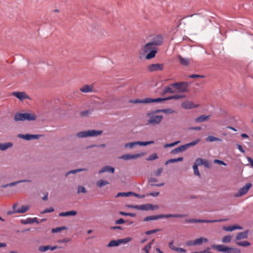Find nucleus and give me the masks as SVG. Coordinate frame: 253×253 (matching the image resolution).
<instances>
[{
    "mask_svg": "<svg viewBox=\"0 0 253 253\" xmlns=\"http://www.w3.org/2000/svg\"><path fill=\"white\" fill-rule=\"evenodd\" d=\"M192 253H212L211 252H210V248H207L206 249L204 250L203 251L201 252H195Z\"/></svg>",
    "mask_w": 253,
    "mask_h": 253,
    "instance_id": "nucleus-60",
    "label": "nucleus"
},
{
    "mask_svg": "<svg viewBox=\"0 0 253 253\" xmlns=\"http://www.w3.org/2000/svg\"><path fill=\"white\" fill-rule=\"evenodd\" d=\"M184 97V95H182L181 94H175V95L169 96L167 98H157V99H160L161 100H160L158 102H161L165 100H170V99H178L179 98H183Z\"/></svg>",
    "mask_w": 253,
    "mask_h": 253,
    "instance_id": "nucleus-18",
    "label": "nucleus"
},
{
    "mask_svg": "<svg viewBox=\"0 0 253 253\" xmlns=\"http://www.w3.org/2000/svg\"><path fill=\"white\" fill-rule=\"evenodd\" d=\"M175 251L179 252V253H185L186 252V250L181 248H176L175 249Z\"/></svg>",
    "mask_w": 253,
    "mask_h": 253,
    "instance_id": "nucleus-62",
    "label": "nucleus"
},
{
    "mask_svg": "<svg viewBox=\"0 0 253 253\" xmlns=\"http://www.w3.org/2000/svg\"><path fill=\"white\" fill-rule=\"evenodd\" d=\"M158 158V156H157V154L154 153L153 154L149 156L148 158H147V161H153L154 160H156Z\"/></svg>",
    "mask_w": 253,
    "mask_h": 253,
    "instance_id": "nucleus-50",
    "label": "nucleus"
},
{
    "mask_svg": "<svg viewBox=\"0 0 253 253\" xmlns=\"http://www.w3.org/2000/svg\"><path fill=\"white\" fill-rule=\"evenodd\" d=\"M87 191L84 187L83 186H79L78 187V193H86Z\"/></svg>",
    "mask_w": 253,
    "mask_h": 253,
    "instance_id": "nucleus-48",
    "label": "nucleus"
},
{
    "mask_svg": "<svg viewBox=\"0 0 253 253\" xmlns=\"http://www.w3.org/2000/svg\"><path fill=\"white\" fill-rule=\"evenodd\" d=\"M206 140L209 142L221 141V139L220 138L211 135L209 136L207 138Z\"/></svg>",
    "mask_w": 253,
    "mask_h": 253,
    "instance_id": "nucleus-35",
    "label": "nucleus"
},
{
    "mask_svg": "<svg viewBox=\"0 0 253 253\" xmlns=\"http://www.w3.org/2000/svg\"><path fill=\"white\" fill-rule=\"evenodd\" d=\"M149 42L154 47H157V46L161 45L163 43V37L161 35H157L153 38Z\"/></svg>",
    "mask_w": 253,
    "mask_h": 253,
    "instance_id": "nucleus-11",
    "label": "nucleus"
},
{
    "mask_svg": "<svg viewBox=\"0 0 253 253\" xmlns=\"http://www.w3.org/2000/svg\"><path fill=\"white\" fill-rule=\"evenodd\" d=\"M17 136L19 138H22V139H24L26 140L38 139L39 138V136L38 135H34V134H18Z\"/></svg>",
    "mask_w": 253,
    "mask_h": 253,
    "instance_id": "nucleus-16",
    "label": "nucleus"
},
{
    "mask_svg": "<svg viewBox=\"0 0 253 253\" xmlns=\"http://www.w3.org/2000/svg\"><path fill=\"white\" fill-rule=\"evenodd\" d=\"M156 112H163L167 114H172L174 113V111L171 109H162V110H158L156 111Z\"/></svg>",
    "mask_w": 253,
    "mask_h": 253,
    "instance_id": "nucleus-43",
    "label": "nucleus"
},
{
    "mask_svg": "<svg viewBox=\"0 0 253 253\" xmlns=\"http://www.w3.org/2000/svg\"><path fill=\"white\" fill-rule=\"evenodd\" d=\"M213 162L215 164H219V165H223V166H226V163H225L223 161L215 159V160H214Z\"/></svg>",
    "mask_w": 253,
    "mask_h": 253,
    "instance_id": "nucleus-57",
    "label": "nucleus"
},
{
    "mask_svg": "<svg viewBox=\"0 0 253 253\" xmlns=\"http://www.w3.org/2000/svg\"><path fill=\"white\" fill-rule=\"evenodd\" d=\"M174 90L169 86L166 87L165 88L164 92H169V93H174Z\"/></svg>",
    "mask_w": 253,
    "mask_h": 253,
    "instance_id": "nucleus-56",
    "label": "nucleus"
},
{
    "mask_svg": "<svg viewBox=\"0 0 253 253\" xmlns=\"http://www.w3.org/2000/svg\"><path fill=\"white\" fill-rule=\"evenodd\" d=\"M159 219V215H151V216H146L144 218V221H148L149 220H156Z\"/></svg>",
    "mask_w": 253,
    "mask_h": 253,
    "instance_id": "nucleus-38",
    "label": "nucleus"
},
{
    "mask_svg": "<svg viewBox=\"0 0 253 253\" xmlns=\"http://www.w3.org/2000/svg\"><path fill=\"white\" fill-rule=\"evenodd\" d=\"M86 170H87L86 169H75V170H72L69 171L66 173V176L68 175L69 174H75L78 172L86 171Z\"/></svg>",
    "mask_w": 253,
    "mask_h": 253,
    "instance_id": "nucleus-34",
    "label": "nucleus"
},
{
    "mask_svg": "<svg viewBox=\"0 0 253 253\" xmlns=\"http://www.w3.org/2000/svg\"><path fill=\"white\" fill-rule=\"evenodd\" d=\"M186 244L187 246H195V240H189L186 242Z\"/></svg>",
    "mask_w": 253,
    "mask_h": 253,
    "instance_id": "nucleus-59",
    "label": "nucleus"
},
{
    "mask_svg": "<svg viewBox=\"0 0 253 253\" xmlns=\"http://www.w3.org/2000/svg\"><path fill=\"white\" fill-rule=\"evenodd\" d=\"M211 248L218 252L226 253H240V249L235 248L228 247L223 245H212Z\"/></svg>",
    "mask_w": 253,
    "mask_h": 253,
    "instance_id": "nucleus-2",
    "label": "nucleus"
},
{
    "mask_svg": "<svg viewBox=\"0 0 253 253\" xmlns=\"http://www.w3.org/2000/svg\"><path fill=\"white\" fill-rule=\"evenodd\" d=\"M133 208L137 210L148 211L158 209L159 207L157 205L153 206L151 204H147L141 205H136L133 206Z\"/></svg>",
    "mask_w": 253,
    "mask_h": 253,
    "instance_id": "nucleus-9",
    "label": "nucleus"
},
{
    "mask_svg": "<svg viewBox=\"0 0 253 253\" xmlns=\"http://www.w3.org/2000/svg\"><path fill=\"white\" fill-rule=\"evenodd\" d=\"M147 116L149 117L148 124L152 125H159L163 118L162 115H153L151 113H147Z\"/></svg>",
    "mask_w": 253,
    "mask_h": 253,
    "instance_id": "nucleus-4",
    "label": "nucleus"
},
{
    "mask_svg": "<svg viewBox=\"0 0 253 253\" xmlns=\"http://www.w3.org/2000/svg\"><path fill=\"white\" fill-rule=\"evenodd\" d=\"M208 239L204 237H200L195 240V243L196 245H201L203 243H207Z\"/></svg>",
    "mask_w": 253,
    "mask_h": 253,
    "instance_id": "nucleus-31",
    "label": "nucleus"
},
{
    "mask_svg": "<svg viewBox=\"0 0 253 253\" xmlns=\"http://www.w3.org/2000/svg\"><path fill=\"white\" fill-rule=\"evenodd\" d=\"M131 240H132L131 238L126 237L124 239H119V243H120V244H122V243H128L129 242H130Z\"/></svg>",
    "mask_w": 253,
    "mask_h": 253,
    "instance_id": "nucleus-45",
    "label": "nucleus"
},
{
    "mask_svg": "<svg viewBox=\"0 0 253 253\" xmlns=\"http://www.w3.org/2000/svg\"><path fill=\"white\" fill-rule=\"evenodd\" d=\"M114 171V168L110 166H105L99 171V173L100 174L107 171L113 173Z\"/></svg>",
    "mask_w": 253,
    "mask_h": 253,
    "instance_id": "nucleus-25",
    "label": "nucleus"
},
{
    "mask_svg": "<svg viewBox=\"0 0 253 253\" xmlns=\"http://www.w3.org/2000/svg\"><path fill=\"white\" fill-rule=\"evenodd\" d=\"M200 141V139H197L196 140L193 141L189 143H187L185 144L186 148L187 149L190 146H193L196 145Z\"/></svg>",
    "mask_w": 253,
    "mask_h": 253,
    "instance_id": "nucleus-47",
    "label": "nucleus"
},
{
    "mask_svg": "<svg viewBox=\"0 0 253 253\" xmlns=\"http://www.w3.org/2000/svg\"><path fill=\"white\" fill-rule=\"evenodd\" d=\"M163 168H159L154 173H155V174L157 176H160L162 172H163Z\"/></svg>",
    "mask_w": 253,
    "mask_h": 253,
    "instance_id": "nucleus-58",
    "label": "nucleus"
},
{
    "mask_svg": "<svg viewBox=\"0 0 253 253\" xmlns=\"http://www.w3.org/2000/svg\"><path fill=\"white\" fill-rule=\"evenodd\" d=\"M226 219H217V220H206V219H187L185 220L186 223H215L218 222H222L226 221Z\"/></svg>",
    "mask_w": 253,
    "mask_h": 253,
    "instance_id": "nucleus-8",
    "label": "nucleus"
},
{
    "mask_svg": "<svg viewBox=\"0 0 253 253\" xmlns=\"http://www.w3.org/2000/svg\"><path fill=\"white\" fill-rule=\"evenodd\" d=\"M191 78H204L205 77L204 75H200L197 74H192L189 76Z\"/></svg>",
    "mask_w": 253,
    "mask_h": 253,
    "instance_id": "nucleus-55",
    "label": "nucleus"
},
{
    "mask_svg": "<svg viewBox=\"0 0 253 253\" xmlns=\"http://www.w3.org/2000/svg\"><path fill=\"white\" fill-rule=\"evenodd\" d=\"M37 119V116L34 113H25L24 121H35Z\"/></svg>",
    "mask_w": 253,
    "mask_h": 253,
    "instance_id": "nucleus-19",
    "label": "nucleus"
},
{
    "mask_svg": "<svg viewBox=\"0 0 253 253\" xmlns=\"http://www.w3.org/2000/svg\"><path fill=\"white\" fill-rule=\"evenodd\" d=\"M160 99H153L151 98H146L143 99H136L134 100H130L129 101L130 103L136 104V103H151L154 102H158Z\"/></svg>",
    "mask_w": 253,
    "mask_h": 253,
    "instance_id": "nucleus-7",
    "label": "nucleus"
},
{
    "mask_svg": "<svg viewBox=\"0 0 253 253\" xmlns=\"http://www.w3.org/2000/svg\"><path fill=\"white\" fill-rule=\"evenodd\" d=\"M18 204L17 203H15L12 207L13 211L12 213H25L30 208V205H22L19 208H17Z\"/></svg>",
    "mask_w": 253,
    "mask_h": 253,
    "instance_id": "nucleus-6",
    "label": "nucleus"
},
{
    "mask_svg": "<svg viewBox=\"0 0 253 253\" xmlns=\"http://www.w3.org/2000/svg\"><path fill=\"white\" fill-rule=\"evenodd\" d=\"M198 166H197L196 165H194L193 166V169L194 170V174L196 175L200 176V173L199 172Z\"/></svg>",
    "mask_w": 253,
    "mask_h": 253,
    "instance_id": "nucleus-53",
    "label": "nucleus"
},
{
    "mask_svg": "<svg viewBox=\"0 0 253 253\" xmlns=\"http://www.w3.org/2000/svg\"><path fill=\"white\" fill-rule=\"evenodd\" d=\"M145 154V153H137L134 155L125 154L120 156L119 158L124 160H128L130 159H136L139 157H142Z\"/></svg>",
    "mask_w": 253,
    "mask_h": 253,
    "instance_id": "nucleus-13",
    "label": "nucleus"
},
{
    "mask_svg": "<svg viewBox=\"0 0 253 253\" xmlns=\"http://www.w3.org/2000/svg\"><path fill=\"white\" fill-rule=\"evenodd\" d=\"M187 149L185 145H181L170 151L171 154H175L180 152H184Z\"/></svg>",
    "mask_w": 253,
    "mask_h": 253,
    "instance_id": "nucleus-24",
    "label": "nucleus"
},
{
    "mask_svg": "<svg viewBox=\"0 0 253 253\" xmlns=\"http://www.w3.org/2000/svg\"><path fill=\"white\" fill-rule=\"evenodd\" d=\"M175 162H176V159H169V160L167 161L165 163V165H167L170 163H175Z\"/></svg>",
    "mask_w": 253,
    "mask_h": 253,
    "instance_id": "nucleus-63",
    "label": "nucleus"
},
{
    "mask_svg": "<svg viewBox=\"0 0 253 253\" xmlns=\"http://www.w3.org/2000/svg\"><path fill=\"white\" fill-rule=\"evenodd\" d=\"M210 116H206V115H202L200 117L195 119V122H203L206 121L209 119Z\"/></svg>",
    "mask_w": 253,
    "mask_h": 253,
    "instance_id": "nucleus-32",
    "label": "nucleus"
},
{
    "mask_svg": "<svg viewBox=\"0 0 253 253\" xmlns=\"http://www.w3.org/2000/svg\"><path fill=\"white\" fill-rule=\"evenodd\" d=\"M147 68L150 72L162 71L164 69V64L160 63L152 64L148 65Z\"/></svg>",
    "mask_w": 253,
    "mask_h": 253,
    "instance_id": "nucleus-12",
    "label": "nucleus"
},
{
    "mask_svg": "<svg viewBox=\"0 0 253 253\" xmlns=\"http://www.w3.org/2000/svg\"><path fill=\"white\" fill-rule=\"evenodd\" d=\"M157 179L154 177H151L149 179V182L151 183V186H162L164 185V183L158 184H154V183L157 182Z\"/></svg>",
    "mask_w": 253,
    "mask_h": 253,
    "instance_id": "nucleus-33",
    "label": "nucleus"
},
{
    "mask_svg": "<svg viewBox=\"0 0 253 253\" xmlns=\"http://www.w3.org/2000/svg\"><path fill=\"white\" fill-rule=\"evenodd\" d=\"M232 236L230 235L225 236L222 238V242L223 243H227L231 242Z\"/></svg>",
    "mask_w": 253,
    "mask_h": 253,
    "instance_id": "nucleus-41",
    "label": "nucleus"
},
{
    "mask_svg": "<svg viewBox=\"0 0 253 253\" xmlns=\"http://www.w3.org/2000/svg\"><path fill=\"white\" fill-rule=\"evenodd\" d=\"M13 144L11 142H7L5 143H0V150L5 151L7 149L12 147Z\"/></svg>",
    "mask_w": 253,
    "mask_h": 253,
    "instance_id": "nucleus-26",
    "label": "nucleus"
},
{
    "mask_svg": "<svg viewBox=\"0 0 253 253\" xmlns=\"http://www.w3.org/2000/svg\"><path fill=\"white\" fill-rule=\"evenodd\" d=\"M236 244L242 247H249L251 245V243L246 241H242V242H238Z\"/></svg>",
    "mask_w": 253,
    "mask_h": 253,
    "instance_id": "nucleus-42",
    "label": "nucleus"
},
{
    "mask_svg": "<svg viewBox=\"0 0 253 253\" xmlns=\"http://www.w3.org/2000/svg\"><path fill=\"white\" fill-rule=\"evenodd\" d=\"M54 209L53 208H50L49 209H46L44 211L41 212L42 213H45L47 212H50L54 211Z\"/></svg>",
    "mask_w": 253,
    "mask_h": 253,
    "instance_id": "nucleus-61",
    "label": "nucleus"
},
{
    "mask_svg": "<svg viewBox=\"0 0 253 253\" xmlns=\"http://www.w3.org/2000/svg\"><path fill=\"white\" fill-rule=\"evenodd\" d=\"M248 234H249L248 230H246L244 232H240L237 234L235 240L237 241V240H240L242 239H246L248 237Z\"/></svg>",
    "mask_w": 253,
    "mask_h": 253,
    "instance_id": "nucleus-20",
    "label": "nucleus"
},
{
    "mask_svg": "<svg viewBox=\"0 0 253 253\" xmlns=\"http://www.w3.org/2000/svg\"><path fill=\"white\" fill-rule=\"evenodd\" d=\"M102 133V130H88L79 132L77 135L79 138H84L88 136H96L101 135Z\"/></svg>",
    "mask_w": 253,
    "mask_h": 253,
    "instance_id": "nucleus-3",
    "label": "nucleus"
},
{
    "mask_svg": "<svg viewBox=\"0 0 253 253\" xmlns=\"http://www.w3.org/2000/svg\"><path fill=\"white\" fill-rule=\"evenodd\" d=\"M77 212L75 211H68L66 212H60L59 214L60 216H75L77 214Z\"/></svg>",
    "mask_w": 253,
    "mask_h": 253,
    "instance_id": "nucleus-28",
    "label": "nucleus"
},
{
    "mask_svg": "<svg viewBox=\"0 0 253 253\" xmlns=\"http://www.w3.org/2000/svg\"><path fill=\"white\" fill-rule=\"evenodd\" d=\"M109 183L106 180L101 179L96 182V185L98 187H102L108 184Z\"/></svg>",
    "mask_w": 253,
    "mask_h": 253,
    "instance_id": "nucleus-37",
    "label": "nucleus"
},
{
    "mask_svg": "<svg viewBox=\"0 0 253 253\" xmlns=\"http://www.w3.org/2000/svg\"><path fill=\"white\" fill-rule=\"evenodd\" d=\"M182 107L184 109H192L197 107L192 102H184L182 104Z\"/></svg>",
    "mask_w": 253,
    "mask_h": 253,
    "instance_id": "nucleus-29",
    "label": "nucleus"
},
{
    "mask_svg": "<svg viewBox=\"0 0 253 253\" xmlns=\"http://www.w3.org/2000/svg\"><path fill=\"white\" fill-rule=\"evenodd\" d=\"M159 219L163 218H169V217H178L181 218L186 216L185 214H159Z\"/></svg>",
    "mask_w": 253,
    "mask_h": 253,
    "instance_id": "nucleus-17",
    "label": "nucleus"
},
{
    "mask_svg": "<svg viewBox=\"0 0 253 253\" xmlns=\"http://www.w3.org/2000/svg\"><path fill=\"white\" fill-rule=\"evenodd\" d=\"M171 85L175 88L179 90L180 92H183L187 90L188 84L186 82H182L173 84Z\"/></svg>",
    "mask_w": 253,
    "mask_h": 253,
    "instance_id": "nucleus-14",
    "label": "nucleus"
},
{
    "mask_svg": "<svg viewBox=\"0 0 253 253\" xmlns=\"http://www.w3.org/2000/svg\"><path fill=\"white\" fill-rule=\"evenodd\" d=\"M154 143V141H135L132 142L126 143L125 144V147L126 148H132L135 147L137 145L139 146H146L149 144H152Z\"/></svg>",
    "mask_w": 253,
    "mask_h": 253,
    "instance_id": "nucleus-5",
    "label": "nucleus"
},
{
    "mask_svg": "<svg viewBox=\"0 0 253 253\" xmlns=\"http://www.w3.org/2000/svg\"><path fill=\"white\" fill-rule=\"evenodd\" d=\"M178 59L180 64L183 66H188L190 63V60L188 58H183L181 56L179 55Z\"/></svg>",
    "mask_w": 253,
    "mask_h": 253,
    "instance_id": "nucleus-30",
    "label": "nucleus"
},
{
    "mask_svg": "<svg viewBox=\"0 0 253 253\" xmlns=\"http://www.w3.org/2000/svg\"><path fill=\"white\" fill-rule=\"evenodd\" d=\"M50 246H40L39 248V250L41 252H44L47 251L48 250H49Z\"/></svg>",
    "mask_w": 253,
    "mask_h": 253,
    "instance_id": "nucleus-52",
    "label": "nucleus"
},
{
    "mask_svg": "<svg viewBox=\"0 0 253 253\" xmlns=\"http://www.w3.org/2000/svg\"><path fill=\"white\" fill-rule=\"evenodd\" d=\"M252 186V184L250 183H247L245 186H244L243 187L241 188L239 190L238 192L236 193L235 194V197H238L242 196L245 194L248 190L251 188Z\"/></svg>",
    "mask_w": 253,
    "mask_h": 253,
    "instance_id": "nucleus-10",
    "label": "nucleus"
},
{
    "mask_svg": "<svg viewBox=\"0 0 253 253\" xmlns=\"http://www.w3.org/2000/svg\"><path fill=\"white\" fill-rule=\"evenodd\" d=\"M223 230L226 231H232L235 230L239 229L241 230L243 229L242 227L234 225L233 226H223L222 228Z\"/></svg>",
    "mask_w": 253,
    "mask_h": 253,
    "instance_id": "nucleus-22",
    "label": "nucleus"
},
{
    "mask_svg": "<svg viewBox=\"0 0 253 253\" xmlns=\"http://www.w3.org/2000/svg\"><path fill=\"white\" fill-rule=\"evenodd\" d=\"M157 52V48L148 42L142 47L140 53L145 54L148 53L146 55V59L149 60L154 58Z\"/></svg>",
    "mask_w": 253,
    "mask_h": 253,
    "instance_id": "nucleus-1",
    "label": "nucleus"
},
{
    "mask_svg": "<svg viewBox=\"0 0 253 253\" xmlns=\"http://www.w3.org/2000/svg\"><path fill=\"white\" fill-rule=\"evenodd\" d=\"M119 240H112L107 245L108 247H115L118 246L120 245V243H119Z\"/></svg>",
    "mask_w": 253,
    "mask_h": 253,
    "instance_id": "nucleus-40",
    "label": "nucleus"
},
{
    "mask_svg": "<svg viewBox=\"0 0 253 253\" xmlns=\"http://www.w3.org/2000/svg\"><path fill=\"white\" fill-rule=\"evenodd\" d=\"M22 224H32L34 222H36L39 223V221L37 220L36 217L34 218H27L26 219H22L20 221Z\"/></svg>",
    "mask_w": 253,
    "mask_h": 253,
    "instance_id": "nucleus-21",
    "label": "nucleus"
},
{
    "mask_svg": "<svg viewBox=\"0 0 253 253\" xmlns=\"http://www.w3.org/2000/svg\"><path fill=\"white\" fill-rule=\"evenodd\" d=\"M125 222V220L123 219V218H120L118 220H117L116 221H115V223L116 224H123Z\"/></svg>",
    "mask_w": 253,
    "mask_h": 253,
    "instance_id": "nucleus-64",
    "label": "nucleus"
},
{
    "mask_svg": "<svg viewBox=\"0 0 253 253\" xmlns=\"http://www.w3.org/2000/svg\"><path fill=\"white\" fill-rule=\"evenodd\" d=\"M14 120L15 122L24 121V113H16L14 117Z\"/></svg>",
    "mask_w": 253,
    "mask_h": 253,
    "instance_id": "nucleus-27",
    "label": "nucleus"
},
{
    "mask_svg": "<svg viewBox=\"0 0 253 253\" xmlns=\"http://www.w3.org/2000/svg\"><path fill=\"white\" fill-rule=\"evenodd\" d=\"M66 228L65 226L60 227H57L55 228L52 229L51 232L52 233H57L61 231L62 230H63L64 229H66Z\"/></svg>",
    "mask_w": 253,
    "mask_h": 253,
    "instance_id": "nucleus-46",
    "label": "nucleus"
},
{
    "mask_svg": "<svg viewBox=\"0 0 253 253\" xmlns=\"http://www.w3.org/2000/svg\"><path fill=\"white\" fill-rule=\"evenodd\" d=\"M132 195V192H120L118 193L116 196L117 197H128Z\"/></svg>",
    "mask_w": 253,
    "mask_h": 253,
    "instance_id": "nucleus-39",
    "label": "nucleus"
},
{
    "mask_svg": "<svg viewBox=\"0 0 253 253\" xmlns=\"http://www.w3.org/2000/svg\"><path fill=\"white\" fill-rule=\"evenodd\" d=\"M160 231V229H153V230L147 231L145 232V234L146 235H150V234H151L155 233H156V232H157L158 231Z\"/></svg>",
    "mask_w": 253,
    "mask_h": 253,
    "instance_id": "nucleus-54",
    "label": "nucleus"
},
{
    "mask_svg": "<svg viewBox=\"0 0 253 253\" xmlns=\"http://www.w3.org/2000/svg\"><path fill=\"white\" fill-rule=\"evenodd\" d=\"M179 143H180V141H175V142L171 143L166 144L164 145V147L165 148H167L168 147H173V146L176 145L177 144H178Z\"/></svg>",
    "mask_w": 253,
    "mask_h": 253,
    "instance_id": "nucleus-49",
    "label": "nucleus"
},
{
    "mask_svg": "<svg viewBox=\"0 0 253 253\" xmlns=\"http://www.w3.org/2000/svg\"><path fill=\"white\" fill-rule=\"evenodd\" d=\"M93 85H85L80 88V91L84 93L93 92Z\"/></svg>",
    "mask_w": 253,
    "mask_h": 253,
    "instance_id": "nucleus-23",
    "label": "nucleus"
},
{
    "mask_svg": "<svg viewBox=\"0 0 253 253\" xmlns=\"http://www.w3.org/2000/svg\"><path fill=\"white\" fill-rule=\"evenodd\" d=\"M204 159H201V158H198L196 159L195 161V165H196L197 166H201L203 165Z\"/></svg>",
    "mask_w": 253,
    "mask_h": 253,
    "instance_id": "nucleus-51",
    "label": "nucleus"
},
{
    "mask_svg": "<svg viewBox=\"0 0 253 253\" xmlns=\"http://www.w3.org/2000/svg\"><path fill=\"white\" fill-rule=\"evenodd\" d=\"M32 182V181L31 180H29V179H27V180H19V181H17L13 182H11V183H9L8 185H9V186H15L16 184H18V183H23V182Z\"/></svg>",
    "mask_w": 253,
    "mask_h": 253,
    "instance_id": "nucleus-36",
    "label": "nucleus"
},
{
    "mask_svg": "<svg viewBox=\"0 0 253 253\" xmlns=\"http://www.w3.org/2000/svg\"><path fill=\"white\" fill-rule=\"evenodd\" d=\"M12 95L21 101L29 98V96L25 92L15 91L12 93Z\"/></svg>",
    "mask_w": 253,
    "mask_h": 253,
    "instance_id": "nucleus-15",
    "label": "nucleus"
},
{
    "mask_svg": "<svg viewBox=\"0 0 253 253\" xmlns=\"http://www.w3.org/2000/svg\"><path fill=\"white\" fill-rule=\"evenodd\" d=\"M154 240H153L151 243L146 245L143 248V250L146 253H149L150 250L151 248L152 244L154 242Z\"/></svg>",
    "mask_w": 253,
    "mask_h": 253,
    "instance_id": "nucleus-44",
    "label": "nucleus"
}]
</instances>
